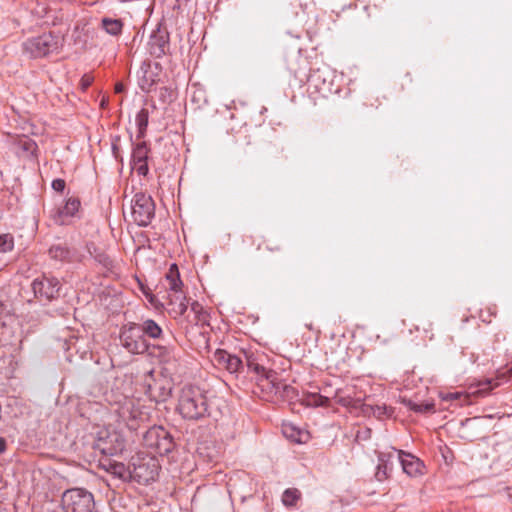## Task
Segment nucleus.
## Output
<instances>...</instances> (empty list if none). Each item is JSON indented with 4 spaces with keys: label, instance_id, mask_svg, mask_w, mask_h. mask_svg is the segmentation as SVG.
I'll return each instance as SVG.
<instances>
[{
    "label": "nucleus",
    "instance_id": "1",
    "mask_svg": "<svg viewBox=\"0 0 512 512\" xmlns=\"http://www.w3.org/2000/svg\"><path fill=\"white\" fill-rule=\"evenodd\" d=\"M244 358L230 354L225 350L218 349L214 353V362L221 368L227 370L231 374H238L243 372L244 366L251 372L258 376L259 385L268 390L274 395L283 398H292L295 394V389L286 383H283L278 374L271 370L266 369L263 365L264 355L255 353H243Z\"/></svg>",
    "mask_w": 512,
    "mask_h": 512
},
{
    "label": "nucleus",
    "instance_id": "2",
    "mask_svg": "<svg viewBox=\"0 0 512 512\" xmlns=\"http://www.w3.org/2000/svg\"><path fill=\"white\" fill-rule=\"evenodd\" d=\"M177 411L187 420H200L209 415L206 391L196 385H185L178 395Z\"/></svg>",
    "mask_w": 512,
    "mask_h": 512
},
{
    "label": "nucleus",
    "instance_id": "3",
    "mask_svg": "<svg viewBox=\"0 0 512 512\" xmlns=\"http://www.w3.org/2000/svg\"><path fill=\"white\" fill-rule=\"evenodd\" d=\"M60 45V37L48 32L27 39L23 43V50L31 58H41L57 51Z\"/></svg>",
    "mask_w": 512,
    "mask_h": 512
},
{
    "label": "nucleus",
    "instance_id": "4",
    "mask_svg": "<svg viewBox=\"0 0 512 512\" xmlns=\"http://www.w3.org/2000/svg\"><path fill=\"white\" fill-rule=\"evenodd\" d=\"M62 505L65 512H93V494L83 488L68 489L63 493Z\"/></svg>",
    "mask_w": 512,
    "mask_h": 512
},
{
    "label": "nucleus",
    "instance_id": "5",
    "mask_svg": "<svg viewBox=\"0 0 512 512\" xmlns=\"http://www.w3.org/2000/svg\"><path fill=\"white\" fill-rule=\"evenodd\" d=\"M119 339L121 345L132 354H143L149 348L138 323L129 322L123 325Z\"/></svg>",
    "mask_w": 512,
    "mask_h": 512
},
{
    "label": "nucleus",
    "instance_id": "6",
    "mask_svg": "<svg viewBox=\"0 0 512 512\" xmlns=\"http://www.w3.org/2000/svg\"><path fill=\"white\" fill-rule=\"evenodd\" d=\"M155 215V204L148 194L138 192L132 199V217L139 226H147Z\"/></svg>",
    "mask_w": 512,
    "mask_h": 512
},
{
    "label": "nucleus",
    "instance_id": "7",
    "mask_svg": "<svg viewBox=\"0 0 512 512\" xmlns=\"http://www.w3.org/2000/svg\"><path fill=\"white\" fill-rule=\"evenodd\" d=\"M146 445L155 449L160 455L172 451L174 443L170 434L163 427H152L144 436Z\"/></svg>",
    "mask_w": 512,
    "mask_h": 512
},
{
    "label": "nucleus",
    "instance_id": "8",
    "mask_svg": "<svg viewBox=\"0 0 512 512\" xmlns=\"http://www.w3.org/2000/svg\"><path fill=\"white\" fill-rule=\"evenodd\" d=\"M31 286L36 298L47 301L56 299L61 287L57 278L45 275L34 279Z\"/></svg>",
    "mask_w": 512,
    "mask_h": 512
},
{
    "label": "nucleus",
    "instance_id": "9",
    "mask_svg": "<svg viewBox=\"0 0 512 512\" xmlns=\"http://www.w3.org/2000/svg\"><path fill=\"white\" fill-rule=\"evenodd\" d=\"M149 54L154 58H161L170 51L169 33L165 28L158 27L153 30L148 43Z\"/></svg>",
    "mask_w": 512,
    "mask_h": 512
},
{
    "label": "nucleus",
    "instance_id": "10",
    "mask_svg": "<svg viewBox=\"0 0 512 512\" xmlns=\"http://www.w3.org/2000/svg\"><path fill=\"white\" fill-rule=\"evenodd\" d=\"M48 254L51 259L62 263H76L82 262L84 256L75 248L70 247L66 243L53 244Z\"/></svg>",
    "mask_w": 512,
    "mask_h": 512
},
{
    "label": "nucleus",
    "instance_id": "11",
    "mask_svg": "<svg viewBox=\"0 0 512 512\" xmlns=\"http://www.w3.org/2000/svg\"><path fill=\"white\" fill-rule=\"evenodd\" d=\"M389 457H395L407 475L417 476L421 474L423 467L422 462L412 454L406 453L403 450L393 449V451L389 453Z\"/></svg>",
    "mask_w": 512,
    "mask_h": 512
},
{
    "label": "nucleus",
    "instance_id": "12",
    "mask_svg": "<svg viewBox=\"0 0 512 512\" xmlns=\"http://www.w3.org/2000/svg\"><path fill=\"white\" fill-rule=\"evenodd\" d=\"M80 208V201L78 198L71 197L66 203L55 209L51 217L55 224L57 225H67L69 224V219L73 217Z\"/></svg>",
    "mask_w": 512,
    "mask_h": 512
},
{
    "label": "nucleus",
    "instance_id": "13",
    "mask_svg": "<svg viewBox=\"0 0 512 512\" xmlns=\"http://www.w3.org/2000/svg\"><path fill=\"white\" fill-rule=\"evenodd\" d=\"M96 448L107 456H114L122 453L125 448L124 439L117 433H111L106 439L100 438L96 444Z\"/></svg>",
    "mask_w": 512,
    "mask_h": 512
},
{
    "label": "nucleus",
    "instance_id": "14",
    "mask_svg": "<svg viewBox=\"0 0 512 512\" xmlns=\"http://www.w3.org/2000/svg\"><path fill=\"white\" fill-rule=\"evenodd\" d=\"M330 71L327 67L312 69L308 76V83L319 93L325 94L331 91Z\"/></svg>",
    "mask_w": 512,
    "mask_h": 512
},
{
    "label": "nucleus",
    "instance_id": "15",
    "mask_svg": "<svg viewBox=\"0 0 512 512\" xmlns=\"http://www.w3.org/2000/svg\"><path fill=\"white\" fill-rule=\"evenodd\" d=\"M157 74L152 70L151 64L143 62L138 71V83L142 91H151L157 82Z\"/></svg>",
    "mask_w": 512,
    "mask_h": 512
},
{
    "label": "nucleus",
    "instance_id": "16",
    "mask_svg": "<svg viewBox=\"0 0 512 512\" xmlns=\"http://www.w3.org/2000/svg\"><path fill=\"white\" fill-rule=\"evenodd\" d=\"M99 29L111 37L118 38L122 35L124 22L120 18L104 16L100 20Z\"/></svg>",
    "mask_w": 512,
    "mask_h": 512
},
{
    "label": "nucleus",
    "instance_id": "17",
    "mask_svg": "<svg viewBox=\"0 0 512 512\" xmlns=\"http://www.w3.org/2000/svg\"><path fill=\"white\" fill-rule=\"evenodd\" d=\"M134 469L132 471V476L138 477L145 482H149L154 480L158 474V467L156 465L155 459H150L147 463L142 464H133Z\"/></svg>",
    "mask_w": 512,
    "mask_h": 512
},
{
    "label": "nucleus",
    "instance_id": "18",
    "mask_svg": "<svg viewBox=\"0 0 512 512\" xmlns=\"http://www.w3.org/2000/svg\"><path fill=\"white\" fill-rule=\"evenodd\" d=\"M166 289L172 292V295H177L182 292L183 282L180 278V273L176 264H172L165 275Z\"/></svg>",
    "mask_w": 512,
    "mask_h": 512
},
{
    "label": "nucleus",
    "instance_id": "19",
    "mask_svg": "<svg viewBox=\"0 0 512 512\" xmlns=\"http://www.w3.org/2000/svg\"><path fill=\"white\" fill-rule=\"evenodd\" d=\"M138 325L145 339L146 337L153 340H161L163 338V329L153 319H145L138 323Z\"/></svg>",
    "mask_w": 512,
    "mask_h": 512
},
{
    "label": "nucleus",
    "instance_id": "20",
    "mask_svg": "<svg viewBox=\"0 0 512 512\" xmlns=\"http://www.w3.org/2000/svg\"><path fill=\"white\" fill-rule=\"evenodd\" d=\"M331 396L325 391V394L308 393L303 396L302 403L310 407H327L330 404Z\"/></svg>",
    "mask_w": 512,
    "mask_h": 512
},
{
    "label": "nucleus",
    "instance_id": "21",
    "mask_svg": "<svg viewBox=\"0 0 512 512\" xmlns=\"http://www.w3.org/2000/svg\"><path fill=\"white\" fill-rule=\"evenodd\" d=\"M171 392V386L160 385L158 382H155L154 385H149L147 391L149 397L156 402H164L171 396Z\"/></svg>",
    "mask_w": 512,
    "mask_h": 512
},
{
    "label": "nucleus",
    "instance_id": "22",
    "mask_svg": "<svg viewBox=\"0 0 512 512\" xmlns=\"http://www.w3.org/2000/svg\"><path fill=\"white\" fill-rule=\"evenodd\" d=\"M136 125L138 128V133L136 138L138 140L143 139L146 135V130L149 121V111L147 108H142L136 115Z\"/></svg>",
    "mask_w": 512,
    "mask_h": 512
},
{
    "label": "nucleus",
    "instance_id": "23",
    "mask_svg": "<svg viewBox=\"0 0 512 512\" xmlns=\"http://www.w3.org/2000/svg\"><path fill=\"white\" fill-rule=\"evenodd\" d=\"M394 457H389V453H381L379 456V465L377 467L376 477L382 481L388 477V471H391L390 462Z\"/></svg>",
    "mask_w": 512,
    "mask_h": 512
},
{
    "label": "nucleus",
    "instance_id": "24",
    "mask_svg": "<svg viewBox=\"0 0 512 512\" xmlns=\"http://www.w3.org/2000/svg\"><path fill=\"white\" fill-rule=\"evenodd\" d=\"M108 471L123 480L132 477V472L121 462H110Z\"/></svg>",
    "mask_w": 512,
    "mask_h": 512
},
{
    "label": "nucleus",
    "instance_id": "25",
    "mask_svg": "<svg viewBox=\"0 0 512 512\" xmlns=\"http://www.w3.org/2000/svg\"><path fill=\"white\" fill-rule=\"evenodd\" d=\"M170 304L175 306L173 310L178 315H184L188 308L186 304V297L183 293L170 295Z\"/></svg>",
    "mask_w": 512,
    "mask_h": 512
},
{
    "label": "nucleus",
    "instance_id": "26",
    "mask_svg": "<svg viewBox=\"0 0 512 512\" xmlns=\"http://www.w3.org/2000/svg\"><path fill=\"white\" fill-rule=\"evenodd\" d=\"M149 147L145 141H142L133 148L131 161L141 162L142 160H148Z\"/></svg>",
    "mask_w": 512,
    "mask_h": 512
},
{
    "label": "nucleus",
    "instance_id": "27",
    "mask_svg": "<svg viewBox=\"0 0 512 512\" xmlns=\"http://www.w3.org/2000/svg\"><path fill=\"white\" fill-rule=\"evenodd\" d=\"M283 433L287 438H290L291 440L297 443H304L308 439L307 432H301L300 430H296L292 426H285L283 429Z\"/></svg>",
    "mask_w": 512,
    "mask_h": 512
},
{
    "label": "nucleus",
    "instance_id": "28",
    "mask_svg": "<svg viewBox=\"0 0 512 512\" xmlns=\"http://www.w3.org/2000/svg\"><path fill=\"white\" fill-rule=\"evenodd\" d=\"M300 498V492L297 489H287L282 495V502L285 506H293Z\"/></svg>",
    "mask_w": 512,
    "mask_h": 512
},
{
    "label": "nucleus",
    "instance_id": "29",
    "mask_svg": "<svg viewBox=\"0 0 512 512\" xmlns=\"http://www.w3.org/2000/svg\"><path fill=\"white\" fill-rule=\"evenodd\" d=\"M407 406L409 409L417 412V413H427V412H433L434 411V404L433 403H414L411 400L407 402Z\"/></svg>",
    "mask_w": 512,
    "mask_h": 512
},
{
    "label": "nucleus",
    "instance_id": "30",
    "mask_svg": "<svg viewBox=\"0 0 512 512\" xmlns=\"http://www.w3.org/2000/svg\"><path fill=\"white\" fill-rule=\"evenodd\" d=\"M14 238L11 234L0 235V253H6L13 249Z\"/></svg>",
    "mask_w": 512,
    "mask_h": 512
},
{
    "label": "nucleus",
    "instance_id": "31",
    "mask_svg": "<svg viewBox=\"0 0 512 512\" xmlns=\"http://www.w3.org/2000/svg\"><path fill=\"white\" fill-rule=\"evenodd\" d=\"M132 169L136 171V173L140 176H146L148 174V164L147 160H142L141 162L131 161Z\"/></svg>",
    "mask_w": 512,
    "mask_h": 512
},
{
    "label": "nucleus",
    "instance_id": "32",
    "mask_svg": "<svg viewBox=\"0 0 512 512\" xmlns=\"http://www.w3.org/2000/svg\"><path fill=\"white\" fill-rule=\"evenodd\" d=\"M20 144L23 150L28 151L30 153H33L37 148L36 143L31 139H25L21 141Z\"/></svg>",
    "mask_w": 512,
    "mask_h": 512
},
{
    "label": "nucleus",
    "instance_id": "33",
    "mask_svg": "<svg viewBox=\"0 0 512 512\" xmlns=\"http://www.w3.org/2000/svg\"><path fill=\"white\" fill-rule=\"evenodd\" d=\"M93 76L90 75V74H84L80 80V86L82 88V90H86L87 88H89L91 86V84L93 83Z\"/></svg>",
    "mask_w": 512,
    "mask_h": 512
},
{
    "label": "nucleus",
    "instance_id": "34",
    "mask_svg": "<svg viewBox=\"0 0 512 512\" xmlns=\"http://www.w3.org/2000/svg\"><path fill=\"white\" fill-rule=\"evenodd\" d=\"M66 183L63 179H54L52 181V188L57 192H63L65 189Z\"/></svg>",
    "mask_w": 512,
    "mask_h": 512
},
{
    "label": "nucleus",
    "instance_id": "35",
    "mask_svg": "<svg viewBox=\"0 0 512 512\" xmlns=\"http://www.w3.org/2000/svg\"><path fill=\"white\" fill-rule=\"evenodd\" d=\"M461 398H464V400L467 399V396L466 395H463L459 392H455V393H448L446 396L443 397V400H458V399H461Z\"/></svg>",
    "mask_w": 512,
    "mask_h": 512
},
{
    "label": "nucleus",
    "instance_id": "36",
    "mask_svg": "<svg viewBox=\"0 0 512 512\" xmlns=\"http://www.w3.org/2000/svg\"><path fill=\"white\" fill-rule=\"evenodd\" d=\"M6 317V307L4 303L0 300V329H4L5 322L4 318Z\"/></svg>",
    "mask_w": 512,
    "mask_h": 512
},
{
    "label": "nucleus",
    "instance_id": "37",
    "mask_svg": "<svg viewBox=\"0 0 512 512\" xmlns=\"http://www.w3.org/2000/svg\"><path fill=\"white\" fill-rule=\"evenodd\" d=\"M35 13L39 16V17H48V8L44 5H38L37 8H35Z\"/></svg>",
    "mask_w": 512,
    "mask_h": 512
},
{
    "label": "nucleus",
    "instance_id": "38",
    "mask_svg": "<svg viewBox=\"0 0 512 512\" xmlns=\"http://www.w3.org/2000/svg\"><path fill=\"white\" fill-rule=\"evenodd\" d=\"M492 381L491 380H487L485 383H482L481 385L483 386V388H481L479 391L482 392V393H487L489 392L490 390H492L493 386L491 385Z\"/></svg>",
    "mask_w": 512,
    "mask_h": 512
},
{
    "label": "nucleus",
    "instance_id": "39",
    "mask_svg": "<svg viewBox=\"0 0 512 512\" xmlns=\"http://www.w3.org/2000/svg\"><path fill=\"white\" fill-rule=\"evenodd\" d=\"M7 449V441L5 438L0 437V454H3Z\"/></svg>",
    "mask_w": 512,
    "mask_h": 512
},
{
    "label": "nucleus",
    "instance_id": "40",
    "mask_svg": "<svg viewBox=\"0 0 512 512\" xmlns=\"http://www.w3.org/2000/svg\"><path fill=\"white\" fill-rule=\"evenodd\" d=\"M374 414H376L377 416H380L382 414H387L390 416V413H387V408L384 407V408H381V407H377L376 410L374 411Z\"/></svg>",
    "mask_w": 512,
    "mask_h": 512
},
{
    "label": "nucleus",
    "instance_id": "41",
    "mask_svg": "<svg viewBox=\"0 0 512 512\" xmlns=\"http://www.w3.org/2000/svg\"><path fill=\"white\" fill-rule=\"evenodd\" d=\"M124 91V85L122 83H117L115 85V92L122 93Z\"/></svg>",
    "mask_w": 512,
    "mask_h": 512
},
{
    "label": "nucleus",
    "instance_id": "42",
    "mask_svg": "<svg viewBox=\"0 0 512 512\" xmlns=\"http://www.w3.org/2000/svg\"><path fill=\"white\" fill-rule=\"evenodd\" d=\"M337 402H338V403H340V404H342V405H348V404L350 403V402H349L347 399H345V398H339V399L337 400Z\"/></svg>",
    "mask_w": 512,
    "mask_h": 512
},
{
    "label": "nucleus",
    "instance_id": "43",
    "mask_svg": "<svg viewBox=\"0 0 512 512\" xmlns=\"http://www.w3.org/2000/svg\"><path fill=\"white\" fill-rule=\"evenodd\" d=\"M267 249L269 251H280V246H275V247H270V246H267Z\"/></svg>",
    "mask_w": 512,
    "mask_h": 512
},
{
    "label": "nucleus",
    "instance_id": "44",
    "mask_svg": "<svg viewBox=\"0 0 512 512\" xmlns=\"http://www.w3.org/2000/svg\"><path fill=\"white\" fill-rule=\"evenodd\" d=\"M107 102L108 101L105 98H103L100 103L101 107L104 108L107 105Z\"/></svg>",
    "mask_w": 512,
    "mask_h": 512
},
{
    "label": "nucleus",
    "instance_id": "45",
    "mask_svg": "<svg viewBox=\"0 0 512 512\" xmlns=\"http://www.w3.org/2000/svg\"><path fill=\"white\" fill-rule=\"evenodd\" d=\"M197 307H199V304H198L197 302H194V303L192 304V309H193L194 311H196V310H197Z\"/></svg>",
    "mask_w": 512,
    "mask_h": 512
},
{
    "label": "nucleus",
    "instance_id": "46",
    "mask_svg": "<svg viewBox=\"0 0 512 512\" xmlns=\"http://www.w3.org/2000/svg\"><path fill=\"white\" fill-rule=\"evenodd\" d=\"M116 149H117V146H116V145H113V152H114V153H115Z\"/></svg>",
    "mask_w": 512,
    "mask_h": 512
},
{
    "label": "nucleus",
    "instance_id": "47",
    "mask_svg": "<svg viewBox=\"0 0 512 512\" xmlns=\"http://www.w3.org/2000/svg\"><path fill=\"white\" fill-rule=\"evenodd\" d=\"M509 372H510V374H511V376H512V368L509 370Z\"/></svg>",
    "mask_w": 512,
    "mask_h": 512
}]
</instances>
